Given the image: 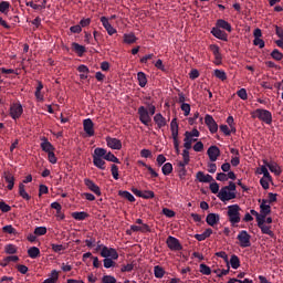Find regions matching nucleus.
<instances>
[{
	"instance_id": "20e7f679",
	"label": "nucleus",
	"mask_w": 283,
	"mask_h": 283,
	"mask_svg": "<svg viewBox=\"0 0 283 283\" xmlns=\"http://www.w3.org/2000/svg\"><path fill=\"white\" fill-rule=\"evenodd\" d=\"M105 148H95L93 154V165L94 167H97V169H101L102 171H105Z\"/></svg>"
},
{
	"instance_id": "2f4dec72",
	"label": "nucleus",
	"mask_w": 283,
	"mask_h": 283,
	"mask_svg": "<svg viewBox=\"0 0 283 283\" xmlns=\"http://www.w3.org/2000/svg\"><path fill=\"white\" fill-rule=\"evenodd\" d=\"M229 264L231 269H234V270L240 269V258L235 254L231 255Z\"/></svg>"
},
{
	"instance_id": "338daca9",
	"label": "nucleus",
	"mask_w": 283,
	"mask_h": 283,
	"mask_svg": "<svg viewBox=\"0 0 283 283\" xmlns=\"http://www.w3.org/2000/svg\"><path fill=\"white\" fill-rule=\"evenodd\" d=\"M214 273L217 275V277H223V275H229V265L227 270H214Z\"/></svg>"
},
{
	"instance_id": "c03bdc74",
	"label": "nucleus",
	"mask_w": 283,
	"mask_h": 283,
	"mask_svg": "<svg viewBox=\"0 0 283 283\" xmlns=\"http://www.w3.org/2000/svg\"><path fill=\"white\" fill-rule=\"evenodd\" d=\"M4 253H7L8 255H14V253H17V245H14V244H7L4 247Z\"/></svg>"
},
{
	"instance_id": "6e6d98bb",
	"label": "nucleus",
	"mask_w": 283,
	"mask_h": 283,
	"mask_svg": "<svg viewBox=\"0 0 283 283\" xmlns=\"http://www.w3.org/2000/svg\"><path fill=\"white\" fill-rule=\"evenodd\" d=\"M0 211H2V213H8L12 211V207H10V205L6 203L4 201H0Z\"/></svg>"
},
{
	"instance_id": "e433bc0d",
	"label": "nucleus",
	"mask_w": 283,
	"mask_h": 283,
	"mask_svg": "<svg viewBox=\"0 0 283 283\" xmlns=\"http://www.w3.org/2000/svg\"><path fill=\"white\" fill-rule=\"evenodd\" d=\"M154 274H155V277H157L158 280H161V277H165V269H163V266L160 265H156L154 268Z\"/></svg>"
},
{
	"instance_id": "cd10ccee",
	"label": "nucleus",
	"mask_w": 283,
	"mask_h": 283,
	"mask_svg": "<svg viewBox=\"0 0 283 283\" xmlns=\"http://www.w3.org/2000/svg\"><path fill=\"white\" fill-rule=\"evenodd\" d=\"M4 180L8 182L9 191H12L14 189V176L10 172H4Z\"/></svg>"
},
{
	"instance_id": "864d4df0",
	"label": "nucleus",
	"mask_w": 283,
	"mask_h": 283,
	"mask_svg": "<svg viewBox=\"0 0 283 283\" xmlns=\"http://www.w3.org/2000/svg\"><path fill=\"white\" fill-rule=\"evenodd\" d=\"M237 96H239V98H241V101H247V98H249V94L247 93V88H240L237 92Z\"/></svg>"
},
{
	"instance_id": "79ce46f5",
	"label": "nucleus",
	"mask_w": 283,
	"mask_h": 283,
	"mask_svg": "<svg viewBox=\"0 0 283 283\" xmlns=\"http://www.w3.org/2000/svg\"><path fill=\"white\" fill-rule=\"evenodd\" d=\"M51 249L52 251H54V253H63V251H65V249H67L65 245L63 244H55V243H52L51 244Z\"/></svg>"
},
{
	"instance_id": "473e14b6",
	"label": "nucleus",
	"mask_w": 283,
	"mask_h": 283,
	"mask_svg": "<svg viewBox=\"0 0 283 283\" xmlns=\"http://www.w3.org/2000/svg\"><path fill=\"white\" fill-rule=\"evenodd\" d=\"M136 41H137L136 34L134 33L124 34V43H126L127 45H132V43H136Z\"/></svg>"
},
{
	"instance_id": "4d7b16f0",
	"label": "nucleus",
	"mask_w": 283,
	"mask_h": 283,
	"mask_svg": "<svg viewBox=\"0 0 283 283\" xmlns=\"http://www.w3.org/2000/svg\"><path fill=\"white\" fill-rule=\"evenodd\" d=\"M227 123H228L229 127L231 128L232 134H235L237 129H235V122L233 119V116H228Z\"/></svg>"
},
{
	"instance_id": "052dcab7",
	"label": "nucleus",
	"mask_w": 283,
	"mask_h": 283,
	"mask_svg": "<svg viewBox=\"0 0 283 283\" xmlns=\"http://www.w3.org/2000/svg\"><path fill=\"white\" fill-rule=\"evenodd\" d=\"M45 233H48V228H45V227H36L34 229L35 235H45Z\"/></svg>"
},
{
	"instance_id": "0eeeda50",
	"label": "nucleus",
	"mask_w": 283,
	"mask_h": 283,
	"mask_svg": "<svg viewBox=\"0 0 283 283\" xmlns=\"http://www.w3.org/2000/svg\"><path fill=\"white\" fill-rule=\"evenodd\" d=\"M237 240H239V247L241 249H248V247H251V234L247 232V230H242L237 235Z\"/></svg>"
},
{
	"instance_id": "423d86ee",
	"label": "nucleus",
	"mask_w": 283,
	"mask_h": 283,
	"mask_svg": "<svg viewBox=\"0 0 283 283\" xmlns=\"http://www.w3.org/2000/svg\"><path fill=\"white\" fill-rule=\"evenodd\" d=\"M178 119L177 118H172L170 122V132H171V136H172V143H174V147L177 154H180V142L178 140Z\"/></svg>"
},
{
	"instance_id": "1a4fd4ad",
	"label": "nucleus",
	"mask_w": 283,
	"mask_h": 283,
	"mask_svg": "<svg viewBox=\"0 0 283 283\" xmlns=\"http://www.w3.org/2000/svg\"><path fill=\"white\" fill-rule=\"evenodd\" d=\"M138 115L140 123L148 127L151 123V116L149 115V111L145 106H140L138 108Z\"/></svg>"
},
{
	"instance_id": "f8f14e48",
	"label": "nucleus",
	"mask_w": 283,
	"mask_h": 283,
	"mask_svg": "<svg viewBox=\"0 0 283 283\" xmlns=\"http://www.w3.org/2000/svg\"><path fill=\"white\" fill-rule=\"evenodd\" d=\"M205 124L207 125L210 134L218 133V123H216V119H213V116L207 114L205 117Z\"/></svg>"
},
{
	"instance_id": "c9c22d12",
	"label": "nucleus",
	"mask_w": 283,
	"mask_h": 283,
	"mask_svg": "<svg viewBox=\"0 0 283 283\" xmlns=\"http://www.w3.org/2000/svg\"><path fill=\"white\" fill-rule=\"evenodd\" d=\"M59 282V271H51V277L43 281V283H56Z\"/></svg>"
},
{
	"instance_id": "f03ea898",
	"label": "nucleus",
	"mask_w": 283,
	"mask_h": 283,
	"mask_svg": "<svg viewBox=\"0 0 283 283\" xmlns=\"http://www.w3.org/2000/svg\"><path fill=\"white\" fill-rule=\"evenodd\" d=\"M241 211L242 208L238 203L228 206L227 216L231 227H238V223L242 222Z\"/></svg>"
},
{
	"instance_id": "c756f323",
	"label": "nucleus",
	"mask_w": 283,
	"mask_h": 283,
	"mask_svg": "<svg viewBox=\"0 0 283 283\" xmlns=\"http://www.w3.org/2000/svg\"><path fill=\"white\" fill-rule=\"evenodd\" d=\"M28 255L31 260H36L41 255V250L36 247H31L28 249Z\"/></svg>"
},
{
	"instance_id": "a18cd8bd",
	"label": "nucleus",
	"mask_w": 283,
	"mask_h": 283,
	"mask_svg": "<svg viewBox=\"0 0 283 283\" xmlns=\"http://www.w3.org/2000/svg\"><path fill=\"white\" fill-rule=\"evenodd\" d=\"M3 233H9V235H17V229H14V227H12V224L9 226H4L2 228Z\"/></svg>"
},
{
	"instance_id": "49530a36",
	"label": "nucleus",
	"mask_w": 283,
	"mask_h": 283,
	"mask_svg": "<svg viewBox=\"0 0 283 283\" xmlns=\"http://www.w3.org/2000/svg\"><path fill=\"white\" fill-rule=\"evenodd\" d=\"M87 212L85 211H81V212H73L72 213V218H74V220H85V218H87Z\"/></svg>"
},
{
	"instance_id": "f704fd0d",
	"label": "nucleus",
	"mask_w": 283,
	"mask_h": 283,
	"mask_svg": "<svg viewBox=\"0 0 283 283\" xmlns=\"http://www.w3.org/2000/svg\"><path fill=\"white\" fill-rule=\"evenodd\" d=\"M213 76H216V78H219V81H227V72H224V70H220L217 69L213 71Z\"/></svg>"
},
{
	"instance_id": "680f3d73",
	"label": "nucleus",
	"mask_w": 283,
	"mask_h": 283,
	"mask_svg": "<svg viewBox=\"0 0 283 283\" xmlns=\"http://www.w3.org/2000/svg\"><path fill=\"white\" fill-rule=\"evenodd\" d=\"M217 258H221L224 260L226 264L229 266V255L224 251H220L216 253Z\"/></svg>"
},
{
	"instance_id": "6ab92c4d",
	"label": "nucleus",
	"mask_w": 283,
	"mask_h": 283,
	"mask_svg": "<svg viewBox=\"0 0 283 283\" xmlns=\"http://www.w3.org/2000/svg\"><path fill=\"white\" fill-rule=\"evenodd\" d=\"M106 143L107 147H109L111 149H123V143L120 142V139L107 137Z\"/></svg>"
},
{
	"instance_id": "bf43d9fd",
	"label": "nucleus",
	"mask_w": 283,
	"mask_h": 283,
	"mask_svg": "<svg viewBox=\"0 0 283 283\" xmlns=\"http://www.w3.org/2000/svg\"><path fill=\"white\" fill-rule=\"evenodd\" d=\"M269 182H271V176L270 177H263L260 179V185L263 189H269Z\"/></svg>"
},
{
	"instance_id": "39448f33",
	"label": "nucleus",
	"mask_w": 283,
	"mask_h": 283,
	"mask_svg": "<svg viewBox=\"0 0 283 283\" xmlns=\"http://www.w3.org/2000/svg\"><path fill=\"white\" fill-rule=\"evenodd\" d=\"M198 138H200V132L197 128L192 129L191 132L187 130L185 133V138H184L185 149H191V145H193V143H196Z\"/></svg>"
},
{
	"instance_id": "4468645a",
	"label": "nucleus",
	"mask_w": 283,
	"mask_h": 283,
	"mask_svg": "<svg viewBox=\"0 0 283 283\" xmlns=\"http://www.w3.org/2000/svg\"><path fill=\"white\" fill-rule=\"evenodd\" d=\"M40 140H41L40 147H41L42 151H44L45 154H50V153L54 151V149H55L54 145H52V143H50L48 137H41Z\"/></svg>"
},
{
	"instance_id": "9b49d317",
	"label": "nucleus",
	"mask_w": 283,
	"mask_h": 283,
	"mask_svg": "<svg viewBox=\"0 0 283 283\" xmlns=\"http://www.w3.org/2000/svg\"><path fill=\"white\" fill-rule=\"evenodd\" d=\"M101 255L102 258H105V259L118 260V252H116V249L114 248H107V247L102 248Z\"/></svg>"
},
{
	"instance_id": "aec40b11",
	"label": "nucleus",
	"mask_w": 283,
	"mask_h": 283,
	"mask_svg": "<svg viewBox=\"0 0 283 283\" xmlns=\"http://www.w3.org/2000/svg\"><path fill=\"white\" fill-rule=\"evenodd\" d=\"M263 164L268 166V169H270V171L272 174H275V176H280V174H282V169L280 168V166L277 165V163L274 161H266L263 160Z\"/></svg>"
},
{
	"instance_id": "774afa93",
	"label": "nucleus",
	"mask_w": 283,
	"mask_h": 283,
	"mask_svg": "<svg viewBox=\"0 0 283 283\" xmlns=\"http://www.w3.org/2000/svg\"><path fill=\"white\" fill-rule=\"evenodd\" d=\"M114 266V259H104V268L112 269Z\"/></svg>"
},
{
	"instance_id": "a878e982",
	"label": "nucleus",
	"mask_w": 283,
	"mask_h": 283,
	"mask_svg": "<svg viewBox=\"0 0 283 283\" xmlns=\"http://www.w3.org/2000/svg\"><path fill=\"white\" fill-rule=\"evenodd\" d=\"M269 213H271V203H269V200L263 199L260 205V214L269 216Z\"/></svg>"
},
{
	"instance_id": "7c9ffc66",
	"label": "nucleus",
	"mask_w": 283,
	"mask_h": 283,
	"mask_svg": "<svg viewBox=\"0 0 283 283\" xmlns=\"http://www.w3.org/2000/svg\"><path fill=\"white\" fill-rule=\"evenodd\" d=\"M118 196L125 198L126 200H128V202H136V198L134 197V195H132V192L127 190H119Z\"/></svg>"
},
{
	"instance_id": "f257e3e1",
	"label": "nucleus",
	"mask_w": 283,
	"mask_h": 283,
	"mask_svg": "<svg viewBox=\"0 0 283 283\" xmlns=\"http://www.w3.org/2000/svg\"><path fill=\"white\" fill-rule=\"evenodd\" d=\"M237 196L238 191L235 189V182L233 181H230L228 186L222 187L218 193V198L221 200V202H229V200H234Z\"/></svg>"
},
{
	"instance_id": "2eb2a0df",
	"label": "nucleus",
	"mask_w": 283,
	"mask_h": 283,
	"mask_svg": "<svg viewBox=\"0 0 283 283\" xmlns=\"http://www.w3.org/2000/svg\"><path fill=\"white\" fill-rule=\"evenodd\" d=\"M84 185L85 187H87V189L90 191H92L93 193H95V196H101V187H98V185H96L94 181H92V179H84Z\"/></svg>"
},
{
	"instance_id": "de8ad7c7",
	"label": "nucleus",
	"mask_w": 283,
	"mask_h": 283,
	"mask_svg": "<svg viewBox=\"0 0 283 283\" xmlns=\"http://www.w3.org/2000/svg\"><path fill=\"white\" fill-rule=\"evenodd\" d=\"M271 56H272V59H274V61H282V59H283L282 52H280V50H277V49H274L271 52Z\"/></svg>"
},
{
	"instance_id": "5701e85b",
	"label": "nucleus",
	"mask_w": 283,
	"mask_h": 283,
	"mask_svg": "<svg viewBox=\"0 0 283 283\" xmlns=\"http://www.w3.org/2000/svg\"><path fill=\"white\" fill-rule=\"evenodd\" d=\"M182 158L184 160L179 163V167H181L182 171H184V176L187 174V170L185 169L186 165H189L190 163V157H189V149L185 148L182 151Z\"/></svg>"
},
{
	"instance_id": "58836bf2",
	"label": "nucleus",
	"mask_w": 283,
	"mask_h": 283,
	"mask_svg": "<svg viewBox=\"0 0 283 283\" xmlns=\"http://www.w3.org/2000/svg\"><path fill=\"white\" fill-rule=\"evenodd\" d=\"M103 157L104 160H108V163H116L117 165L120 164V160H118L114 154L107 153V150H105V155Z\"/></svg>"
},
{
	"instance_id": "7ed1b4c3",
	"label": "nucleus",
	"mask_w": 283,
	"mask_h": 283,
	"mask_svg": "<svg viewBox=\"0 0 283 283\" xmlns=\"http://www.w3.org/2000/svg\"><path fill=\"white\" fill-rule=\"evenodd\" d=\"M251 116L252 118L262 120L265 125H271L273 123V114H271V111H266L264 108H256L252 112Z\"/></svg>"
},
{
	"instance_id": "3c124183",
	"label": "nucleus",
	"mask_w": 283,
	"mask_h": 283,
	"mask_svg": "<svg viewBox=\"0 0 283 283\" xmlns=\"http://www.w3.org/2000/svg\"><path fill=\"white\" fill-rule=\"evenodd\" d=\"M220 132H222V134H224V136H231V134H233V130H231L230 126L228 125H220Z\"/></svg>"
},
{
	"instance_id": "bb28decb",
	"label": "nucleus",
	"mask_w": 283,
	"mask_h": 283,
	"mask_svg": "<svg viewBox=\"0 0 283 283\" xmlns=\"http://www.w3.org/2000/svg\"><path fill=\"white\" fill-rule=\"evenodd\" d=\"M196 178L199 182H213L211 175H205L202 171H198Z\"/></svg>"
},
{
	"instance_id": "8fccbe9b",
	"label": "nucleus",
	"mask_w": 283,
	"mask_h": 283,
	"mask_svg": "<svg viewBox=\"0 0 283 283\" xmlns=\"http://www.w3.org/2000/svg\"><path fill=\"white\" fill-rule=\"evenodd\" d=\"M180 109L184 112L185 116H189L191 114V105H189V103L181 104Z\"/></svg>"
},
{
	"instance_id": "ea45409f",
	"label": "nucleus",
	"mask_w": 283,
	"mask_h": 283,
	"mask_svg": "<svg viewBox=\"0 0 283 283\" xmlns=\"http://www.w3.org/2000/svg\"><path fill=\"white\" fill-rule=\"evenodd\" d=\"M19 193L21 198H23V200H30V195L28 193V191H25V185H19Z\"/></svg>"
},
{
	"instance_id": "c85d7f7f",
	"label": "nucleus",
	"mask_w": 283,
	"mask_h": 283,
	"mask_svg": "<svg viewBox=\"0 0 283 283\" xmlns=\"http://www.w3.org/2000/svg\"><path fill=\"white\" fill-rule=\"evenodd\" d=\"M137 81L139 87H146L147 86V74L145 72L140 71L137 73Z\"/></svg>"
},
{
	"instance_id": "6e6552de",
	"label": "nucleus",
	"mask_w": 283,
	"mask_h": 283,
	"mask_svg": "<svg viewBox=\"0 0 283 283\" xmlns=\"http://www.w3.org/2000/svg\"><path fill=\"white\" fill-rule=\"evenodd\" d=\"M9 115L13 120H19V117L23 116V105L19 102L11 104Z\"/></svg>"
},
{
	"instance_id": "393cba45",
	"label": "nucleus",
	"mask_w": 283,
	"mask_h": 283,
	"mask_svg": "<svg viewBox=\"0 0 283 283\" xmlns=\"http://www.w3.org/2000/svg\"><path fill=\"white\" fill-rule=\"evenodd\" d=\"M216 27L219 28L220 30H226V32H232L233 28L231 27V23L223 19L217 20Z\"/></svg>"
},
{
	"instance_id": "dca6fc26",
	"label": "nucleus",
	"mask_w": 283,
	"mask_h": 283,
	"mask_svg": "<svg viewBox=\"0 0 283 283\" xmlns=\"http://www.w3.org/2000/svg\"><path fill=\"white\" fill-rule=\"evenodd\" d=\"M211 34L212 36H214L216 39H219L220 41H229V35L227 34V32L222 31L217 25L211 29Z\"/></svg>"
},
{
	"instance_id": "69168bd1",
	"label": "nucleus",
	"mask_w": 283,
	"mask_h": 283,
	"mask_svg": "<svg viewBox=\"0 0 283 283\" xmlns=\"http://www.w3.org/2000/svg\"><path fill=\"white\" fill-rule=\"evenodd\" d=\"M210 191L211 193H220V185L216 181L210 184Z\"/></svg>"
},
{
	"instance_id": "09e8293b",
	"label": "nucleus",
	"mask_w": 283,
	"mask_h": 283,
	"mask_svg": "<svg viewBox=\"0 0 283 283\" xmlns=\"http://www.w3.org/2000/svg\"><path fill=\"white\" fill-rule=\"evenodd\" d=\"M199 269H200V273H202V275H211V268H209L207 264L201 263Z\"/></svg>"
},
{
	"instance_id": "9d476101",
	"label": "nucleus",
	"mask_w": 283,
	"mask_h": 283,
	"mask_svg": "<svg viewBox=\"0 0 283 283\" xmlns=\"http://www.w3.org/2000/svg\"><path fill=\"white\" fill-rule=\"evenodd\" d=\"M166 244L168 249H170V251H182V245L176 237H168L166 240Z\"/></svg>"
},
{
	"instance_id": "b1692460",
	"label": "nucleus",
	"mask_w": 283,
	"mask_h": 283,
	"mask_svg": "<svg viewBox=\"0 0 283 283\" xmlns=\"http://www.w3.org/2000/svg\"><path fill=\"white\" fill-rule=\"evenodd\" d=\"M206 222H207V224H209V227H216V224H218V222H220V214L209 213L206 217Z\"/></svg>"
},
{
	"instance_id": "72a5a7b5",
	"label": "nucleus",
	"mask_w": 283,
	"mask_h": 283,
	"mask_svg": "<svg viewBox=\"0 0 283 283\" xmlns=\"http://www.w3.org/2000/svg\"><path fill=\"white\" fill-rule=\"evenodd\" d=\"M72 48H73L74 52H76L77 56H83V54H85V46H83L76 42H73Z\"/></svg>"
},
{
	"instance_id": "13d9d810",
	"label": "nucleus",
	"mask_w": 283,
	"mask_h": 283,
	"mask_svg": "<svg viewBox=\"0 0 283 283\" xmlns=\"http://www.w3.org/2000/svg\"><path fill=\"white\" fill-rule=\"evenodd\" d=\"M161 212L166 218H176V212L169 208H164Z\"/></svg>"
},
{
	"instance_id": "603ef678",
	"label": "nucleus",
	"mask_w": 283,
	"mask_h": 283,
	"mask_svg": "<svg viewBox=\"0 0 283 283\" xmlns=\"http://www.w3.org/2000/svg\"><path fill=\"white\" fill-rule=\"evenodd\" d=\"M155 197H156V195L151 190L142 191V198H144L145 200H149V199L155 198Z\"/></svg>"
},
{
	"instance_id": "4be33fe9",
	"label": "nucleus",
	"mask_w": 283,
	"mask_h": 283,
	"mask_svg": "<svg viewBox=\"0 0 283 283\" xmlns=\"http://www.w3.org/2000/svg\"><path fill=\"white\" fill-rule=\"evenodd\" d=\"M154 122L157 125L158 129H163V127L167 126V118H165V116H163V114L157 113L154 116Z\"/></svg>"
},
{
	"instance_id": "a19ab883",
	"label": "nucleus",
	"mask_w": 283,
	"mask_h": 283,
	"mask_svg": "<svg viewBox=\"0 0 283 283\" xmlns=\"http://www.w3.org/2000/svg\"><path fill=\"white\" fill-rule=\"evenodd\" d=\"M161 171H163L164 176H169V174H171V171H174V166L171 165V163H166L161 167Z\"/></svg>"
},
{
	"instance_id": "ddd939ff",
	"label": "nucleus",
	"mask_w": 283,
	"mask_h": 283,
	"mask_svg": "<svg viewBox=\"0 0 283 283\" xmlns=\"http://www.w3.org/2000/svg\"><path fill=\"white\" fill-rule=\"evenodd\" d=\"M83 129L85 134L88 136V138H92L94 136V122H92L91 118H86L83 120Z\"/></svg>"
},
{
	"instance_id": "a211bd4d",
	"label": "nucleus",
	"mask_w": 283,
	"mask_h": 283,
	"mask_svg": "<svg viewBox=\"0 0 283 283\" xmlns=\"http://www.w3.org/2000/svg\"><path fill=\"white\" fill-rule=\"evenodd\" d=\"M101 23L103 24V28H105L107 34H109V36L116 34V29L114 27H112V23H109V20L106 17H102L101 18Z\"/></svg>"
},
{
	"instance_id": "f3484780",
	"label": "nucleus",
	"mask_w": 283,
	"mask_h": 283,
	"mask_svg": "<svg viewBox=\"0 0 283 283\" xmlns=\"http://www.w3.org/2000/svg\"><path fill=\"white\" fill-rule=\"evenodd\" d=\"M211 163H216L220 157V148L218 146H210L207 151Z\"/></svg>"
},
{
	"instance_id": "5fc2aeb1",
	"label": "nucleus",
	"mask_w": 283,
	"mask_h": 283,
	"mask_svg": "<svg viewBox=\"0 0 283 283\" xmlns=\"http://www.w3.org/2000/svg\"><path fill=\"white\" fill-rule=\"evenodd\" d=\"M258 174H262L263 177H271V174L269 172V166L266 164L261 166V168L258 170Z\"/></svg>"
},
{
	"instance_id": "412c9836",
	"label": "nucleus",
	"mask_w": 283,
	"mask_h": 283,
	"mask_svg": "<svg viewBox=\"0 0 283 283\" xmlns=\"http://www.w3.org/2000/svg\"><path fill=\"white\" fill-rule=\"evenodd\" d=\"M130 230L134 231V233H151V228L147 223H142V226H130Z\"/></svg>"
},
{
	"instance_id": "e2e57ef3",
	"label": "nucleus",
	"mask_w": 283,
	"mask_h": 283,
	"mask_svg": "<svg viewBox=\"0 0 283 283\" xmlns=\"http://www.w3.org/2000/svg\"><path fill=\"white\" fill-rule=\"evenodd\" d=\"M111 172H112V176L114 178V180H118L119 176H118V166L116 165H112L111 167Z\"/></svg>"
},
{
	"instance_id": "4c0bfd02",
	"label": "nucleus",
	"mask_w": 283,
	"mask_h": 283,
	"mask_svg": "<svg viewBox=\"0 0 283 283\" xmlns=\"http://www.w3.org/2000/svg\"><path fill=\"white\" fill-rule=\"evenodd\" d=\"M259 229H261V233L270 235V238H274L275 235V233L271 231V226H266L265 223H263V226L259 227Z\"/></svg>"
},
{
	"instance_id": "37998d69",
	"label": "nucleus",
	"mask_w": 283,
	"mask_h": 283,
	"mask_svg": "<svg viewBox=\"0 0 283 283\" xmlns=\"http://www.w3.org/2000/svg\"><path fill=\"white\" fill-rule=\"evenodd\" d=\"M0 12L2 14H8V12H10V2L8 1L0 2Z\"/></svg>"
},
{
	"instance_id": "0e129e2a",
	"label": "nucleus",
	"mask_w": 283,
	"mask_h": 283,
	"mask_svg": "<svg viewBox=\"0 0 283 283\" xmlns=\"http://www.w3.org/2000/svg\"><path fill=\"white\" fill-rule=\"evenodd\" d=\"M102 283H116V277L113 275H104L102 277Z\"/></svg>"
}]
</instances>
